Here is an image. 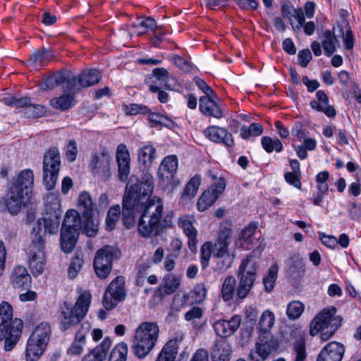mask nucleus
I'll use <instances>...</instances> for the list:
<instances>
[{"label": "nucleus", "mask_w": 361, "mask_h": 361, "mask_svg": "<svg viewBox=\"0 0 361 361\" xmlns=\"http://www.w3.org/2000/svg\"><path fill=\"white\" fill-rule=\"evenodd\" d=\"M61 202L55 195H50L45 202L44 216L34 224L30 233L29 263L31 272L35 276L41 274L45 268L46 233H56L61 217Z\"/></svg>", "instance_id": "f257e3e1"}, {"label": "nucleus", "mask_w": 361, "mask_h": 361, "mask_svg": "<svg viewBox=\"0 0 361 361\" xmlns=\"http://www.w3.org/2000/svg\"><path fill=\"white\" fill-rule=\"evenodd\" d=\"M154 179L151 173L145 172L137 190V201L140 216L137 223L139 234L149 238L161 235L164 229L171 227L172 222L163 219L164 205L158 196H152Z\"/></svg>", "instance_id": "f03ea898"}, {"label": "nucleus", "mask_w": 361, "mask_h": 361, "mask_svg": "<svg viewBox=\"0 0 361 361\" xmlns=\"http://www.w3.org/2000/svg\"><path fill=\"white\" fill-rule=\"evenodd\" d=\"M34 174L31 169L22 170L10 183L4 204L12 215L17 214L25 205L32 193Z\"/></svg>", "instance_id": "7ed1b4c3"}, {"label": "nucleus", "mask_w": 361, "mask_h": 361, "mask_svg": "<svg viewBox=\"0 0 361 361\" xmlns=\"http://www.w3.org/2000/svg\"><path fill=\"white\" fill-rule=\"evenodd\" d=\"M159 336V327L155 322H144L135 329L131 345L138 359L147 357L154 348Z\"/></svg>", "instance_id": "20e7f679"}, {"label": "nucleus", "mask_w": 361, "mask_h": 361, "mask_svg": "<svg viewBox=\"0 0 361 361\" xmlns=\"http://www.w3.org/2000/svg\"><path fill=\"white\" fill-rule=\"evenodd\" d=\"M91 300L90 293L83 291L80 294L74 306L68 302H63L59 315L63 330H68L80 322L89 310Z\"/></svg>", "instance_id": "39448f33"}, {"label": "nucleus", "mask_w": 361, "mask_h": 361, "mask_svg": "<svg viewBox=\"0 0 361 361\" xmlns=\"http://www.w3.org/2000/svg\"><path fill=\"white\" fill-rule=\"evenodd\" d=\"M256 250L241 260L237 272L240 278L237 286L236 296L238 299H245L250 293L256 279L257 271L259 268V256L255 255Z\"/></svg>", "instance_id": "423d86ee"}, {"label": "nucleus", "mask_w": 361, "mask_h": 361, "mask_svg": "<svg viewBox=\"0 0 361 361\" xmlns=\"http://www.w3.org/2000/svg\"><path fill=\"white\" fill-rule=\"evenodd\" d=\"M336 309L334 307L324 309L317 314L310 324V334L312 336L320 332L323 341L329 340L341 325L342 318L336 317Z\"/></svg>", "instance_id": "0eeeda50"}, {"label": "nucleus", "mask_w": 361, "mask_h": 361, "mask_svg": "<svg viewBox=\"0 0 361 361\" xmlns=\"http://www.w3.org/2000/svg\"><path fill=\"white\" fill-rule=\"evenodd\" d=\"M138 188L137 179L130 177L122 202V223L126 228H130L135 225L137 215L140 214L137 201Z\"/></svg>", "instance_id": "6e6552de"}, {"label": "nucleus", "mask_w": 361, "mask_h": 361, "mask_svg": "<svg viewBox=\"0 0 361 361\" xmlns=\"http://www.w3.org/2000/svg\"><path fill=\"white\" fill-rule=\"evenodd\" d=\"M60 168L59 150L56 147H50L44 153L43 159V183L48 190L55 187Z\"/></svg>", "instance_id": "1a4fd4ad"}, {"label": "nucleus", "mask_w": 361, "mask_h": 361, "mask_svg": "<svg viewBox=\"0 0 361 361\" xmlns=\"http://www.w3.org/2000/svg\"><path fill=\"white\" fill-rule=\"evenodd\" d=\"M126 298L125 280L123 276H117L106 290L103 305L106 309L111 310Z\"/></svg>", "instance_id": "9d476101"}, {"label": "nucleus", "mask_w": 361, "mask_h": 361, "mask_svg": "<svg viewBox=\"0 0 361 361\" xmlns=\"http://www.w3.org/2000/svg\"><path fill=\"white\" fill-rule=\"evenodd\" d=\"M226 185L224 178H219L200 197L197 207L199 211L204 212L214 204L225 190Z\"/></svg>", "instance_id": "9b49d317"}, {"label": "nucleus", "mask_w": 361, "mask_h": 361, "mask_svg": "<svg viewBox=\"0 0 361 361\" xmlns=\"http://www.w3.org/2000/svg\"><path fill=\"white\" fill-rule=\"evenodd\" d=\"M110 157L105 153H94L92 155L89 168L94 176L106 181L111 177Z\"/></svg>", "instance_id": "f8f14e48"}, {"label": "nucleus", "mask_w": 361, "mask_h": 361, "mask_svg": "<svg viewBox=\"0 0 361 361\" xmlns=\"http://www.w3.org/2000/svg\"><path fill=\"white\" fill-rule=\"evenodd\" d=\"M177 168L178 159L176 156H167L162 160L157 175L164 185L167 186L173 184Z\"/></svg>", "instance_id": "ddd939ff"}, {"label": "nucleus", "mask_w": 361, "mask_h": 361, "mask_svg": "<svg viewBox=\"0 0 361 361\" xmlns=\"http://www.w3.org/2000/svg\"><path fill=\"white\" fill-rule=\"evenodd\" d=\"M195 222L192 216L185 215L178 219V226L182 228L184 234L188 237V246L192 252H197V231L194 227Z\"/></svg>", "instance_id": "4468645a"}, {"label": "nucleus", "mask_w": 361, "mask_h": 361, "mask_svg": "<svg viewBox=\"0 0 361 361\" xmlns=\"http://www.w3.org/2000/svg\"><path fill=\"white\" fill-rule=\"evenodd\" d=\"M241 323L240 315H234L229 320L219 319L213 324V328L217 336L227 338L232 336Z\"/></svg>", "instance_id": "2eb2a0df"}, {"label": "nucleus", "mask_w": 361, "mask_h": 361, "mask_svg": "<svg viewBox=\"0 0 361 361\" xmlns=\"http://www.w3.org/2000/svg\"><path fill=\"white\" fill-rule=\"evenodd\" d=\"M345 346L338 342L328 343L319 353L317 361H341L344 353Z\"/></svg>", "instance_id": "dca6fc26"}, {"label": "nucleus", "mask_w": 361, "mask_h": 361, "mask_svg": "<svg viewBox=\"0 0 361 361\" xmlns=\"http://www.w3.org/2000/svg\"><path fill=\"white\" fill-rule=\"evenodd\" d=\"M116 157L119 180L121 182H126L130 173V158L129 152L124 144L118 145Z\"/></svg>", "instance_id": "f3484780"}, {"label": "nucleus", "mask_w": 361, "mask_h": 361, "mask_svg": "<svg viewBox=\"0 0 361 361\" xmlns=\"http://www.w3.org/2000/svg\"><path fill=\"white\" fill-rule=\"evenodd\" d=\"M206 137L216 143H221L228 148L232 147L234 140L232 134L226 128L211 126L207 128L204 131Z\"/></svg>", "instance_id": "a211bd4d"}, {"label": "nucleus", "mask_w": 361, "mask_h": 361, "mask_svg": "<svg viewBox=\"0 0 361 361\" xmlns=\"http://www.w3.org/2000/svg\"><path fill=\"white\" fill-rule=\"evenodd\" d=\"M231 228L222 226L220 227L216 239L213 244V255L234 253V252H231L229 249L231 243Z\"/></svg>", "instance_id": "6ab92c4d"}, {"label": "nucleus", "mask_w": 361, "mask_h": 361, "mask_svg": "<svg viewBox=\"0 0 361 361\" xmlns=\"http://www.w3.org/2000/svg\"><path fill=\"white\" fill-rule=\"evenodd\" d=\"M217 99L213 96H202L200 98L199 108L202 114L207 116L221 118L224 116L223 110L218 104Z\"/></svg>", "instance_id": "aec40b11"}, {"label": "nucleus", "mask_w": 361, "mask_h": 361, "mask_svg": "<svg viewBox=\"0 0 361 361\" xmlns=\"http://www.w3.org/2000/svg\"><path fill=\"white\" fill-rule=\"evenodd\" d=\"M279 344L272 334H259L258 341L255 343V350L258 356L268 357L278 348Z\"/></svg>", "instance_id": "412c9836"}, {"label": "nucleus", "mask_w": 361, "mask_h": 361, "mask_svg": "<svg viewBox=\"0 0 361 361\" xmlns=\"http://www.w3.org/2000/svg\"><path fill=\"white\" fill-rule=\"evenodd\" d=\"M91 329V325L88 322L82 323L77 331L75 339L71 345L68 348L67 353L71 355H79L83 351L87 335Z\"/></svg>", "instance_id": "4be33fe9"}, {"label": "nucleus", "mask_w": 361, "mask_h": 361, "mask_svg": "<svg viewBox=\"0 0 361 361\" xmlns=\"http://www.w3.org/2000/svg\"><path fill=\"white\" fill-rule=\"evenodd\" d=\"M23 326V321L20 319L15 318L11 328L6 330L4 348L6 351H11L18 343L21 337Z\"/></svg>", "instance_id": "5701e85b"}, {"label": "nucleus", "mask_w": 361, "mask_h": 361, "mask_svg": "<svg viewBox=\"0 0 361 361\" xmlns=\"http://www.w3.org/2000/svg\"><path fill=\"white\" fill-rule=\"evenodd\" d=\"M317 100L310 102V106L320 112H323L329 118H334L336 111L334 106L329 104V97L323 90H319L316 93Z\"/></svg>", "instance_id": "b1692460"}, {"label": "nucleus", "mask_w": 361, "mask_h": 361, "mask_svg": "<svg viewBox=\"0 0 361 361\" xmlns=\"http://www.w3.org/2000/svg\"><path fill=\"white\" fill-rule=\"evenodd\" d=\"M82 218L79 212L75 209L67 211L61 226V230H66L68 232L80 234L82 232Z\"/></svg>", "instance_id": "393cba45"}, {"label": "nucleus", "mask_w": 361, "mask_h": 361, "mask_svg": "<svg viewBox=\"0 0 361 361\" xmlns=\"http://www.w3.org/2000/svg\"><path fill=\"white\" fill-rule=\"evenodd\" d=\"M13 307L8 302H2L0 304V341L6 335V330L13 325Z\"/></svg>", "instance_id": "a878e982"}, {"label": "nucleus", "mask_w": 361, "mask_h": 361, "mask_svg": "<svg viewBox=\"0 0 361 361\" xmlns=\"http://www.w3.org/2000/svg\"><path fill=\"white\" fill-rule=\"evenodd\" d=\"M11 283L14 288L27 289L30 286L31 277L25 267L16 266L11 275Z\"/></svg>", "instance_id": "bb28decb"}, {"label": "nucleus", "mask_w": 361, "mask_h": 361, "mask_svg": "<svg viewBox=\"0 0 361 361\" xmlns=\"http://www.w3.org/2000/svg\"><path fill=\"white\" fill-rule=\"evenodd\" d=\"M232 348L225 340H217L212 349V361H230Z\"/></svg>", "instance_id": "cd10ccee"}, {"label": "nucleus", "mask_w": 361, "mask_h": 361, "mask_svg": "<svg viewBox=\"0 0 361 361\" xmlns=\"http://www.w3.org/2000/svg\"><path fill=\"white\" fill-rule=\"evenodd\" d=\"M183 338L184 335L182 333H176L164 344L160 353L175 361Z\"/></svg>", "instance_id": "c85d7f7f"}, {"label": "nucleus", "mask_w": 361, "mask_h": 361, "mask_svg": "<svg viewBox=\"0 0 361 361\" xmlns=\"http://www.w3.org/2000/svg\"><path fill=\"white\" fill-rule=\"evenodd\" d=\"M111 345V341L106 337L102 343L95 348L91 353L86 355L82 361H105L108 350Z\"/></svg>", "instance_id": "c756f323"}, {"label": "nucleus", "mask_w": 361, "mask_h": 361, "mask_svg": "<svg viewBox=\"0 0 361 361\" xmlns=\"http://www.w3.org/2000/svg\"><path fill=\"white\" fill-rule=\"evenodd\" d=\"M152 74L156 79L153 84L164 86L165 89L171 90V86H174L177 83V80L170 75L167 70L164 68H154Z\"/></svg>", "instance_id": "7c9ffc66"}, {"label": "nucleus", "mask_w": 361, "mask_h": 361, "mask_svg": "<svg viewBox=\"0 0 361 361\" xmlns=\"http://www.w3.org/2000/svg\"><path fill=\"white\" fill-rule=\"evenodd\" d=\"M121 255L120 251L112 246L106 245L103 248L99 249L96 252L94 262L97 259L102 262V264L110 263V266H113V262L115 259L119 258Z\"/></svg>", "instance_id": "2f4dec72"}, {"label": "nucleus", "mask_w": 361, "mask_h": 361, "mask_svg": "<svg viewBox=\"0 0 361 361\" xmlns=\"http://www.w3.org/2000/svg\"><path fill=\"white\" fill-rule=\"evenodd\" d=\"M156 149L151 145H145L140 148L138 151V161L143 165L142 177L145 172L149 173V168L152 162L155 159Z\"/></svg>", "instance_id": "473e14b6"}, {"label": "nucleus", "mask_w": 361, "mask_h": 361, "mask_svg": "<svg viewBox=\"0 0 361 361\" xmlns=\"http://www.w3.org/2000/svg\"><path fill=\"white\" fill-rule=\"evenodd\" d=\"M50 336V325L47 322H42L35 327L30 338L47 346L49 343Z\"/></svg>", "instance_id": "72a5a7b5"}, {"label": "nucleus", "mask_w": 361, "mask_h": 361, "mask_svg": "<svg viewBox=\"0 0 361 361\" xmlns=\"http://www.w3.org/2000/svg\"><path fill=\"white\" fill-rule=\"evenodd\" d=\"M47 346L29 338L27 342L25 357L27 361H37L44 353Z\"/></svg>", "instance_id": "f704fd0d"}, {"label": "nucleus", "mask_w": 361, "mask_h": 361, "mask_svg": "<svg viewBox=\"0 0 361 361\" xmlns=\"http://www.w3.org/2000/svg\"><path fill=\"white\" fill-rule=\"evenodd\" d=\"M290 335L291 337H300L294 345V351L295 357L294 361H305L307 357L305 341L301 338V330L296 327L290 328Z\"/></svg>", "instance_id": "c9c22d12"}, {"label": "nucleus", "mask_w": 361, "mask_h": 361, "mask_svg": "<svg viewBox=\"0 0 361 361\" xmlns=\"http://www.w3.org/2000/svg\"><path fill=\"white\" fill-rule=\"evenodd\" d=\"M275 323V316L269 310H264L259 318L257 329L259 334H271V329Z\"/></svg>", "instance_id": "e433bc0d"}, {"label": "nucleus", "mask_w": 361, "mask_h": 361, "mask_svg": "<svg viewBox=\"0 0 361 361\" xmlns=\"http://www.w3.org/2000/svg\"><path fill=\"white\" fill-rule=\"evenodd\" d=\"M335 31L326 30L323 33L322 44L325 54L328 56H331L336 51V44L338 43V40L334 35Z\"/></svg>", "instance_id": "4c0bfd02"}, {"label": "nucleus", "mask_w": 361, "mask_h": 361, "mask_svg": "<svg viewBox=\"0 0 361 361\" xmlns=\"http://www.w3.org/2000/svg\"><path fill=\"white\" fill-rule=\"evenodd\" d=\"M78 235V234L61 229L60 244L61 250L66 253L72 252L75 247Z\"/></svg>", "instance_id": "58836bf2"}, {"label": "nucleus", "mask_w": 361, "mask_h": 361, "mask_svg": "<svg viewBox=\"0 0 361 361\" xmlns=\"http://www.w3.org/2000/svg\"><path fill=\"white\" fill-rule=\"evenodd\" d=\"M289 273L293 278L302 277L305 273V264L299 255H293L290 258Z\"/></svg>", "instance_id": "ea45409f"}, {"label": "nucleus", "mask_w": 361, "mask_h": 361, "mask_svg": "<svg viewBox=\"0 0 361 361\" xmlns=\"http://www.w3.org/2000/svg\"><path fill=\"white\" fill-rule=\"evenodd\" d=\"M236 280L233 276H227L222 284L221 295L224 301H230L236 294Z\"/></svg>", "instance_id": "a19ab883"}, {"label": "nucleus", "mask_w": 361, "mask_h": 361, "mask_svg": "<svg viewBox=\"0 0 361 361\" xmlns=\"http://www.w3.org/2000/svg\"><path fill=\"white\" fill-rule=\"evenodd\" d=\"M180 278L173 274L166 275L159 290H163L164 295H171L180 286Z\"/></svg>", "instance_id": "79ce46f5"}, {"label": "nucleus", "mask_w": 361, "mask_h": 361, "mask_svg": "<svg viewBox=\"0 0 361 361\" xmlns=\"http://www.w3.org/2000/svg\"><path fill=\"white\" fill-rule=\"evenodd\" d=\"M213 257L216 259L215 271L218 272H224L232 267L235 255L234 253L222 254L221 255H215Z\"/></svg>", "instance_id": "37998d69"}, {"label": "nucleus", "mask_w": 361, "mask_h": 361, "mask_svg": "<svg viewBox=\"0 0 361 361\" xmlns=\"http://www.w3.org/2000/svg\"><path fill=\"white\" fill-rule=\"evenodd\" d=\"M54 55L51 51L44 48L35 51L29 58V63L32 65L39 64L44 66L47 62L50 61Z\"/></svg>", "instance_id": "c03bdc74"}, {"label": "nucleus", "mask_w": 361, "mask_h": 361, "mask_svg": "<svg viewBox=\"0 0 361 361\" xmlns=\"http://www.w3.org/2000/svg\"><path fill=\"white\" fill-rule=\"evenodd\" d=\"M82 87H89L99 82L102 79L101 73L96 69H91L80 74Z\"/></svg>", "instance_id": "a18cd8bd"}, {"label": "nucleus", "mask_w": 361, "mask_h": 361, "mask_svg": "<svg viewBox=\"0 0 361 361\" xmlns=\"http://www.w3.org/2000/svg\"><path fill=\"white\" fill-rule=\"evenodd\" d=\"M82 233L89 237H94L98 232V221L92 218V213L87 215H82Z\"/></svg>", "instance_id": "49530a36"}, {"label": "nucleus", "mask_w": 361, "mask_h": 361, "mask_svg": "<svg viewBox=\"0 0 361 361\" xmlns=\"http://www.w3.org/2000/svg\"><path fill=\"white\" fill-rule=\"evenodd\" d=\"M334 30H338V36L343 37V43L347 49H353L354 46V37L353 31L348 22H345V27L338 25L336 27H334Z\"/></svg>", "instance_id": "de8ad7c7"}, {"label": "nucleus", "mask_w": 361, "mask_h": 361, "mask_svg": "<svg viewBox=\"0 0 361 361\" xmlns=\"http://www.w3.org/2000/svg\"><path fill=\"white\" fill-rule=\"evenodd\" d=\"M52 107L62 111L68 110L74 105V97L72 94H63L54 97L50 101Z\"/></svg>", "instance_id": "09e8293b"}, {"label": "nucleus", "mask_w": 361, "mask_h": 361, "mask_svg": "<svg viewBox=\"0 0 361 361\" xmlns=\"http://www.w3.org/2000/svg\"><path fill=\"white\" fill-rule=\"evenodd\" d=\"M93 205L90 195L87 192H81L78 197V207L82 215L93 213Z\"/></svg>", "instance_id": "8fccbe9b"}, {"label": "nucleus", "mask_w": 361, "mask_h": 361, "mask_svg": "<svg viewBox=\"0 0 361 361\" xmlns=\"http://www.w3.org/2000/svg\"><path fill=\"white\" fill-rule=\"evenodd\" d=\"M257 226L255 224H250L247 227L243 229L240 237V245L246 250H249L252 245V236L256 231Z\"/></svg>", "instance_id": "3c124183"}, {"label": "nucleus", "mask_w": 361, "mask_h": 361, "mask_svg": "<svg viewBox=\"0 0 361 361\" xmlns=\"http://www.w3.org/2000/svg\"><path fill=\"white\" fill-rule=\"evenodd\" d=\"M133 27L137 35H142L149 30H153L156 27V22L150 17L141 18L133 24Z\"/></svg>", "instance_id": "603ef678"}, {"label": "nucleus", "mask_w": 361, "mask_h": 361, "mask_svg": "<svg viewBox=\"0 0 361 361\" xmlns=\"http://www.w3.org/2000/svg\"><path fill=\"white\" fill-rule=\"evenodd\" d=\"M207 288L204 283L197 284L190 294H185L183 298L185 301H187L190 297L193 299V301L196 303L202 302L207 295Z\"/></svg>", "instance_id": "864d4df0"}, {"label": "nucleus", "mask_w": 361, "mask_h": 361, "mask_svg": "<svg viewBox=\"0 0 361 361\" xmlns=\"http://www.w3.org/2000/svg\"><path fill=\"white\" fill-rule=\"evenodd\" d=\"M83 262V254L81 252L77 251L72 258L68 268V275L70 278L74 279L77 276L82 267Z\"/></svg>", "instance_id": "5fc2aeb1"}, {"label": "nucleus", "mask_w": 361, "mask_h": 361, "mask_svg": "<svg viewBox=\"0 0 361 361\" xmlns=\"http://www.w3.org/2000/svg\"><path fill=\"white\" fill-rule=\"evenodd\" d=\"M128 345L126 343L117 344L111 350L109 361H126Z\"/></svg>", "instance_id": "6e6d98bb"}, {"label": "nucleus", "mask_w": 361, "mask_h": 361, "mask_svg": "<svg viewBox=\"0 0 361 361\" xmlns=\"http://www.w3.org/2000/svg\"><path fill=\"white\" fill-rule=\"evenodd\" d=\"M262 133L263 127L258 123H252L248 128L243 126L240 129V136L244 140H247L252 136H259Z\"/></svg>", "instance_id": "4d7b16f0"}, {"label": "nucleus", "mask_w": 361, "mask_h": 361, "mask_svg": "<svg viewBox=\"0 0 361 361\" xmlns=\"http://www.w3.org/2000/svg\"><path fill=\"white\" fill-rule=\"evenodd\" d=\"M261 142L264 149L268 153H271L274 150H276L277 152L283 150V144L278 138L274 140L270 137L264 136L262 138Z\"/></svg>", "instance_id": "13d9d810"}, {"label": "nucleus", "mask_w": 361, "mask_h": 361, "mask_svg": "<svg viewBox=\"0 0 361 361\" xmlns=\"http://www.w3.org/2000/svg\"><path fill=\"white\" fill-rule=\"evenodd\" d=\"M201 178L199 176H195L185 186L182 196L192 198L195 196L199 186L200 185Z\"/></svg>", "instance_id": "bf43d9fd"}, {"label": "nucleus", "mask_w": 361, "mask_h": 361, "mask_svg": "<svg viewBox=\"0 0 361 361\" xmlns=\"http://www.w3.org/2000/svg\"><path fill=\"white\" fill-rule=\"evenodd\" d=\"M212 252H213V243L210 241L205 242L200 248V264L202 269H205L209 264Z\"/></svg>", "instance_id": "052dcab7"}, {"label": "nucleus", "mask_w": 361, "mask_h": 361, "mask_svg": "<svg viewBox=\"0 0 361 361\" xmlns=\"http://www.w3.org/2000/svg\"><path fill=\"white\" fill-rule=\"evenodd\" d=\"M148 120L150 123V126L152 128H156L159 126H169V123H172L171 119L158 113H149L148 115Z\"/></svg>", "instance_id": "680f3d73"}, {"label": "nucleus", "mask_w": 361, "mask_h": 361, "mask_svg": "<svg viewBox=\"0 0 361 361\" xmlns=\"http://www.w3.org/2000/svg\"><path fill=\"white\" fill-rule=\"evenodd\" d=\"M46 113V109L44 106L34 104L32 101L24 111V114L27 118L42 117Z\"/></svg>", "instance_id": "e2e57ef3"}, {"label": "nucleus", "mask_w": 361, "mask_h": 361, "mask_svg": "<svg viewBox=\"0 0 361 361\" xmlns=\"http://www.w3.org/2000/svg\"><path fill=\"white\" fill-rule=\"evenodd\" d=\"M120 214L121 209L118 205L110 208L106 218V227L109 231H111L115 228L116 224L118 220Z\"/></svg>", "instance_id": "0e129e2a"}, {"label": "nucleus", "mask_w": 361, "mask_h": 361, "mask_svg": "<svg viewBox=\"0 0 361 361\" xmlns=\"http://www.w3.org/2000/svg\"><path fill=\"white\" fill-rule=\"evenodd\" d=\"M304 311V305L299 301H293L288 305L286 314L289 319L298 318Z\"/></svg>", "instance_id": "69168bd1"}, {"label": "nucleus", "mask_w": 361, "mask_h": 361, "mask_svg": "<svg viewBox=\"0 0 361 361\" xmlns=\"http://www.w3.org/2000/svg\"><path fill=\"white\" fill-rule=\"evenodd\" d=\"M123 110L128 116H134L139 114H144L149 111L147 106L137 104H124L123 105Z\"/></svg>", "instance_id": "338daca9"}, {"label": "nucleus", "mask_w": 361, "mask_h": 361, "mask_svg": "<svg viewBox=\"0 0 361 361\" xmlns=\"http://www.w3.org/2000/svg\"><path fill=\"white\" fill-rule=\"evenodd\" d=\"M80 80V75L71 78H68L67 77L66 81L63 85L64 91H66L71 94H75V92L80 91V90L82 88Z\"/></svg>", "instance_id": "774afa93"}]
</instances>
